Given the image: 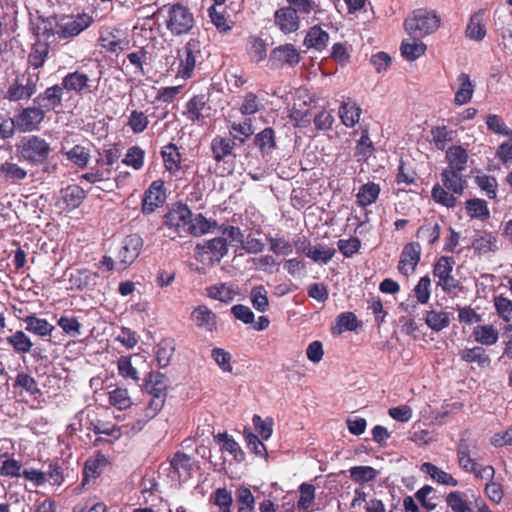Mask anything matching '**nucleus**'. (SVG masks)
<instances>
[{"label":"nucleus","instance_id":"nucleus-1","mask_svg":"<svg viewBox=\"0 0 512 512\" xmlns=\"http://www.w3.org/2000/svg\"><path fill=\"white\" fill-rule=\"evenodd\" d=\"M224 109L223 93L218 89H211L209 92L194 95L185 105L184 116L194 122L204 124L206 120H215L217 113Z\"/></svg>","mask_w":512,"mask_h":512},{"label":"nucleus","instance_id":"nucleus-2","mask_svg":"<svg viewBox=\"0 0 512 512\" xmlns=\"http://www.w3.org/2000/svg\"><path fill=\"white\" fill-rule=\"evenodd\" d=\"M441 184H435L432 188L431 195L435 202L447 208L457 206V195H462L467 180L463 173L450 170L444 167L441 174Z\"/></svg>","mask_w":512,"mask_h":512},{"label":"nucleus","instance_id":"nucleus-3","mask_svg":"<svg viewBox=\"0 0 512 512\" xmlns=\"http://www.w3.org/2000/svg\"><path fill=\"white\" fill-rule=\"evenodd\" d=\"M158 13L164 17L165 27L174 37L188 35L195 27L193 12L183 4H165Z\"/></svg>","mask_w":512,"mask_h":512},{"label":"nucleus","instance_id":"nucleus-4","mask_svg":"<svg viewBox=\"0 0 512 512\" xmlns=\"http://www.w3.org/2000/svg\"><path fill=\"white\" fill-rule=\"evenodd\" d=\"M441 19L436 10L418 8L404 20V30L414 40L434 34L439 29Z\"/></svg>","mask_w":512,"mask_h":512},{"label":"nucleus","instance_id":"nucleus-5","mask_svg":"<svg viewBox=\"0 0 512 512\" xmlns=\"http://www.w3.org/2000/svg\"><path fill=\"white\" fill-rule=\"evenodd\" d=\"M17 157L30 165L44 164L52 152L50 143L38 135L23 136L16 144Z\"/></svg>","mask_w":512,"mask_h":512},{"label":"nucleus","instance_id":"nucleus-6","mask_svg":"<svg viewBox=\"0 0 512 512\" xmlns=\"http://www.w3.org/2000/svg\"><path fill=\"white\" fill-rule=\"evenodd\" d=\"M176 60L178 62L176 76L182 79L191 78L196 66L204 60L201 41L198 38H190L177 50Z\"/></svg>","mask_w":512,"mask_h":512},{"label":"nucleus","instance_id":"nucleus-7","mask_svg":"<svg viewBox=\"0 0 512 512\" xmlns=\"http://www.w3.org/2000/svg\"><path fill=\"white\" fill-rule=\"evenodd\" d=\"M455 260L452 256L442 255L433 263L432 273L437 278V287L441 288L445 294L460 288L461 282L452 274Z\"/></svg>","mask_w":512,"mask_h":512},{"label":"nucleus","instance_id":"nucleus-8","mask_svg":"<svg viewBox=\"0 0 512 512\" xmlns=\"http://www.w3.org/2000/svg\"><path fill=\"white\" fill-rule=\"evenodd\" d=\"M93 22V17L85 12L65 15L56 25V35L59 39L74 38L89 28Z\"/></svg>","mask_w":512,"mask_h":512},{"label":"nucleus","instance_id":"nucleus-9","mask_svg":"<svg viewBox=\"0 0 512 512\" xmlns=\"http://www.w3.org/2000/svg\"><path fill=\"white\" fill-rule=\"evenodd\" d=\"M99 81L92 80L90 77L79 70L69 72L62 78L61 85L68 92H75L78 95L93 93L98 90Z\"/></svg>","mask_w":512,"mask_h":512},{"label":"nucleus","instance_id":"nucleus-10","mask_svg":"<svg viewBox=\"0 0 512 512\" xmlns=\"http://www.w3.org/2000/svg\"><path fill=\"white\" fill-rule=\"evenodd\" d=\"M192 216L191 210L183 203H175L163 217V225L174 233L181 235L187 232L189 218Z\"/></svg>","mask_w":512,"mask_h":512},{"label":"nucleus","instance_id":"nucleus-11","mask_svg":"<svg viewBox=\"0 0 512 512\" xmlns=\"http://www.w3.org/2000/svg\"><path fill=\"white\" fill-rule=\"evenodd\" d=\"M422 247L417 241H410L403 246L398 261V273L409 277L415 273L421 261Z\"/></svg>","mask_w":512,"mask_h":512},{"label":"nucleus","instance_id":"nucleus-12","mask_svg":"<svg viewBox=\"0 0 512 512\" xmlns=\"http://www.w3.org/2000/svg\"><path fill=\"white\" fill-rule=\"evenodd\" d=\"M197 453L207 459L215 471L224 470V432L213 435V442L209 446L200 445Z\"/></svg>","mask_w":512,"mask_h":512},{"label":"nucleus","instance_id":"nucleus-13","mask_svg":"<svg viewBox=\"0 0 512 512\" xmlns=\"http://www.w3.org/2000/svg\"><path fill=\"white\" fill-rule=\"evenodd\" d=\"M197 453L207 459L215 471L224 470V432L213 435V442L209 446L200 445Z\"/></svg>","mask_w":512,"mask_h":512},{"label":"nucleus","instance_id":"nucleus-14","mask_svg":"<svg viewBox=\"0 0 512 512\" xmlns=\"http://www.w3.org/2000/svg\"><path fill=\"white\" fill-rule=\"evenodd\" d=\"M223 257L224 237H217L196 245L195 258L203 264H219Z\"/></svg>","mask_w":512,"mask_h":512},{"label":"nucleus","instance_id":"nucleus-15","mask_svg":"<svg viewBox=\"0 0 512 512\" xmlns=\"http://www.w3.org/2000/svg\"><path fill=\"white\" fill-rule=\"evenodd\" d=\"M167 198L166 189L162 180L153 181L146 189L141 202V212L144 215L154 213L162 207Z\"/></svg>","mask_w":512,"mask_h":512},{"label":"nucleus","instance_id":"nucleus-16","mask_svg":"<svg viewBox=\"0 0 512 512\" xmlns=\"http://www.w3.org/2000/svg\"><path fill=\"white\" fill-rule=\"evenodd\" d=\"M37 80L38 77L33 76L17 77L9 85L4 98L11 102L30 99L37 91Z\"/></svg>","mask_w":512,"mask_h":512},{"label":"nucleus","instance_id":"nucleus-17","mask_svg":"<svg viewBox=\"0 0 512 512\" xmlns=\"http://www.w3.org/2000/svg\"><path fill=\"white\" fill-rule=\"evenodd\" d=\"M143 247V239L138 234H130L124 238L117 253L121 269L131 265L139 256Z\"/></svg>","mask_w":512,"mask_h":512},{"label":"nucleus","instance_id":"nucleus-18","mask_svg":"<svg viewBox=\"0 0 512 512\" xmlns=\"http://www.w3.org/2000/svg\"><path fill=\"white\" fill-rule=\"evenodd\" d=\"M274 24L283 34H292L300 27L299 15L291 5L274 11Z\"/></svg>","mask_w":512,"mask_h":512},{"label":"nucleus","instance_id":"nucleus-19","mask_svg":"<svg viewBox=\"0 0 512 512\" xmlns=\"http://www.w3.org/2000/svg\"><path fill=\"white\" fill-rule=\"evenodd\" d=\"M64 89L61 84L50 86L44 92L38 94L33 102L39 106L45 113L55 110L62 106Z\"/></svg>","mask_w":512,"mask_h":512},{"label":"nucleus","instance_id":"nucleus-20","mask_svg":"<svg viewBox=\"0 0 512 512\" xmlns=\"http://www.w3.org/2000/svg\"><path fill=\"white\" fill-rule=\"evenodd\" d=\"M123 31L117 27L106 26L100 30L99 44L107 52L117 53L127 44L123 37Z\"/></svg>","mask_w":512,"mask_h":512},{"label":"nucleus","instance_id":"nucleus-21","mask_svg":"<svg viewBox=\"0 0 512 512\" xmlns=\"http://www.w3.org/2000/svg\"><path fill=\"white\" fill-rule=\"evenodd\" d=\"M45 112L36 105V107L24 108L17 116L15 127L22 132H30L38 128V125L43 121Z\"/></svg>","mask_w":512,"mask_h":512},{"label":"nucleus","instance_id":"nucleus-22","mask_svg":"<svg viewBox=\"0 0 512 512\" xmlns=\"http://www.w3.org/2000/svg\"><path fill=\"white\" fill-rule=\"evenodd\" d=\"M145 390L157 398V407H162L167 390V378L160 372L152 371L145 378Z\"/></svg>","mask_w":512,"mask_h":512},{"label":"nucleus","instance_id":"nucleus-23","mask_svg":"<svg viewBox=\"0 0 512 512\" xmlns=\"http://www.w3.org/2000/svg\"><path fill=\"white\" fill-rule=\"evenodd\" d=\"M486 9H479L472 14L468 20L465 29V36L472 41H482L487 35V26L485 22Z\"/></svg>","mask_w":512,"mask_h":512},{"label":"nucleus","instance_id":"nucleus-24","mask_svg":"<svg viewBox=\"0 0 512 512\" xmlns=\"http://www.w3.org/2000/svg\"><path fill=\"white\" fill-rule=\"evenodd\" d=\"M190 319L196 327L207 332H213L217 329L216 315L205 305L197 306L192 311Z\"/></svg>","mask_w":512,"mask_h":512},{"label":"nucleus","instance_id":"nucleus-25","mask_svg":"<svg viewBox=\"0 0 512 512\" xmlns=\"http://www.w3.org/2000/svg\"><path fill=\"white\" fill-rule=\"evenodd\" d=\"M446 168L463 173L468 166L469 153L461 145H452L445 152Z\"/></svg>","mask_w":512,"mask_h":512},{"label":"nucleus","instance_id":"nucleus-26","mask_svg":"<svg viewBox=\"0 0 512 512\" xmlns=\"http://www.w3.org/2000/svg\"><path fill=\"white\" fill-rule=\"evenodd\" d=\"M497 243L498 240L492 232L481 229L475 231L472 247L475 253L481 255L496 251L498 249Z\"/></svg>","mask_w":512,"mask_h":512},{"label":"nucleus","instance_id":"nucleus-27","mask_svg":"<svg viewBox=\"0 0 512 512\" xmlns=\"http://www.w3.org/2000/svg\"><path fill=\"white\" fill-rule=\"evenodd\" d=\"M270 58L272 61L294 67V65H297L300 61V53L292 43H286L274 48L271 51Z\"/></svg>","mask_w":512,"mask_h":512},{"label":"nucleus","instance_id":"nucleus-28","mask_svg":"<svg viewBox=\"0 0 512 512\" xmlns=\"http://www.w3.org/2000/svg\"><path fill=\"white\" fill-rule=\"evenodd\" d=\"M252 134L253 124L251 119H246L240 124H232L230 127V135L233 139L232 144L226 143V154H229L234 146L244 144Z\"/></svg>","mask_w":512,"mask_h":512},{"label":"nucleus","instance_id":"nucleus-29","mask_svg":"<svg viewBox=\"0 0 512 512\" xmlns=\"http://www.w3.org/2000/svg\"><path fill=\"white\" fill-rule=\"evenodd\" d=\"M107 465V457L100 452L94 457L88 458L84 463L82 484H86L90 479L98 478Z\"/></svg>","mask_w":512,"mask_h":512},{"label":"nucleus","instance_id":"nucleus-30","mask_svg":"<svg viewBox=\"0 0 512 512\" xmlns=\"http://www.w3.org/2000/svg\"><path fill=\"white\" fill-rule=\"evenodd\" d=\"M456 81L458 83V89L455 93L454 103L456 105H463L470 102L474 95L475 84L470 79L469 74L466 72H461Z\"/></svg>","mask_w":512,"mask_h":512},{"label":"nucleus","instance_id":"nucleus-31","mask_svg":"<svg viewBox=\"0 0 512 512\" xmlns=\"http://www.w3.org/2000/svg\"><path fill=\"white\" fill-rule=\"evenodd\" d=\"M329 43V35L319 24L310 27L304 37V45L309 49L323 51Z\"/></svg>","mask_w":512,"mask_h":512},{"label":"nucleus","instance_id":"nucleus-32","mask_svg":"<svg viewBox=\"0 0 512 512\" xmlns=\"http://www.w3.org/2000/svg\"><path fill=\"white\" fill-rule=\"evenodd\" d=\"M440 235L441 226L437 220L425 219L422 226L418 227L416 231L417 239L426 241L429 247H433L440 240Z\"/></svg>","mask_w":512,"mask_h":512},{"label":"nucleus","instance_id":"nucleus-33","mask_svg":"<svg viewBox=\"0 0 512 512\" xmlns=\"http://www.w3.org/2000/svg\"><path fill=\"white\" fill-rule=\"evenodd\" d=\"M61 199L68 210L78 208L86 198V192L82 187L76 184L68 185L61 189Z\"/></svg>","mask_w":512,"mask_h":512},{"label":"nucleus","instance_id":"nucleus-34","mask_svg":"<svg viewBox=\"0 0 512 512\" xmlns=\"http://www.w3.org/2000/svg\"><path fill=\"white\" fill-rule=\"evenodd\" d=\"M161 156L165 169L170 173H177L181 170L182 155L174 143L162 147Z\"/></svg>","mask_w":512,"mask_h":512},{"label":"nucleus","instance_id":"nucleus-35","mask_svg":"<svg viewBox=\"0 0 512 512\" xmlns=\"http://www.w3.org/2000/svg\"><path fill=\"white\" fill-rule=\"evenodd\" d=\"M381 193V186L374 181H368L359 187L356 198L357 205L365 208L375 203Z\"/></svg>","mask_w":512,"mask_h":512},{"label":"nucleus","instance_id":"nucleus-36","mask_svg":"<svg viewBox=\"0 0 512 512\" xmlns=\"http://www.w3.org/2000/svg\"><path fill=\"white\" fill-rule=\"evenodd\" d=\"M474 341L486 346H491L499 340V330L493 324L476 325L472 332Z\"/></svg>","mask_w":512,"mask_h":512},{"label":"nucleus","instance_id":"nucleus-37","mask_svg":"<svg viewBox=\"0 0 512 512\" xmlns=\"http://www.w3.org/2000/svg\"><path fill=\"white\" fill-rule=\"evenodd\" d=\"M424 321L429 329L440 332L450 325L451 314L445 310H428Z\"/></svg>","mask_w":512,"mask_h":512},{"label":"nucleus","instance_id":"nucleus-38","mask_svg":"<svg viewBox=\"0 0 512 512\" xmlns=\"http://www.w3.org/2000/svg\"><path fill=\"white\" fill-rule=\"evenodd\" d=\"M474 182L488 199L494 200L497 198L499 184L495 177L478 170L474 177Z\"/></svg>","mask_w":512,"mask_h":512},{"label":"nucleus","instance_id":"nucleus-39","mask_svg":"<svg viewBox=\"0 0 512 512\" xmlns=\"http://www.w3.org/2000/svg\"><path fill=\"white\" fill-rule=\"evenodd\" d=\"M339 114L346 127H353L358 123L362 115V109L352 99H348L340 104Z\"/></svg>","mask_w":512,"mask_h":512},{"label":"nucleus","instance_id":"nucleus-40","mask_svg":"<svg viewBox=\"0 0 512 512\" xmlns=\"http://www.w3.org/2000/svg\"><path fill=\"white\" fill-rule=\"evenodd\" d=\"M459 356L466 363H476L480 367L491 364V358L483 346L463 349L459 352Z\"/></svg>","mask_w":512,"mask_h":512},{"label":"nucleus","instance_id":"nucleus-41","mask_svg":"<svg viewBox=\"0 0 512 512\" xmlns=\"http://www.w3.org/2000/svg\"><path fill=\"white\" fill-rule=\"evenodd\" d=\"M27 175V171L17 163L5 161L0 165V177L9 183L18 184L26 179Z\"/></svg>","mask_w":512,"mask_h":512},{"label":"nucleus","instance_id":"nucleus-42","mask_svg":"<svg viewBox=\"0 0 512 512\" xmlns=\"http://www.w3.org/2000/svg\"><path fill=\"white\" fill-rule=\"evenodd\" d=\"M172 471L177 474L179 480H187L192 471L191 458L183 453L177 452L170 461Z\"/></svg>","mask_w":512,"mask_h":512},{"label":"nucleus","instance_id":"nucleus-43","mask_svg":"<svg viewBox=\"0 0 512 512\" xmlns=\"http://www.w3.org/2000/svg\"><path fill=\"white\" fill-rule=\"evenodd\" d=\"M375 151V146L369 138V129H362V135L356 143L354 156L358 163H365Z\"/></svg>","mask_w":512,"mask_h":512},{"label":"nucleus","instance_id":"nucleus-44","mask_svg":"<svg viewBox=\"0 0 512 512\" xmlns=\"http://www.w3.org/2000/svg\"><path fill=\"white\" fill-rule=\"evenodd\" d=\"M99 278L97 272H93L89 269H77L75 272L70 274L69 282L71 288L83 290L88 286L95 284L96 279Z\"/></svg>","mask_w":512,"mask_h":512},{"label":"nucleus","instance_id":"nucleus-45","mask_svg":"<svg viewBox=\"0 0 512 512\" xmlns=\"http://www.w3.org/2000/svg\"><path fill=\"white\" fill-rule=\"evenodd\" d=\"M456 133V131L449 129L446 125L433 126L431 129V143H433L438 150L443 151L447 144L454 140Z\"/></svg>","mask_w":512,"mask_h":512},{"label":"nucleus","instance_id":"nucleus-46","mask_svg":"<svg viewBox=\"0 0 512 512\" xmlns=\"http://www.w3.org/2000/svg\"><path fill=\"white\" fill-rule=\"evenodd\" d=\"M26 330L40 337L50 336L54 330L46 319L38 318L34 314L28 315L24 318Z\"/></svg>","mask_w":512,"mask_h":512},{"label":"nucleus","instance_id":"nucleus-47","mask_svg":"<svg viewBox=\"0 0 512 512\" xmlns=\"http://www.w3.org/2000/svg\"><path fill=\"white\" fill-rule=\"evenodd\" d=\"M465 210L471 219L487 220L490 210L486 200L480 198L469 199L465 202Z\"/></svg>","mask_w":512,"mask_h":512},{"label":"nucleus","instance_id":"nucleus-48","mask_svg":"<svg viewBox=\"0 0 512 512\" xmlns=\"http://www.w3.org/2000/svg\"><path fill=\"white\" fill-rule=\"evenodd\" d=\"M216 226L215 221L206 219L202 214L190 216L187 232L193 236H201L210 232Z\"/></svg>","mask_w":512,"mask_h":512},{"label":"nucleus","instance_id":"nucleus-49","mask_svg":"<svg viewBox=\"0 0 512 512\" xmlns=\"http://www.w3.org/2000/svg\"><path fill=\"white\" fill-rule=\"evenodd\" d=\"M421 470L430 475L433 480L445 484L446 486L456 487L458 484V481L453 478L451 474L446 473L445 470L431 464V462H423Z\"/></svg>","mask_w":512,"mask_h":512},{"label":"nucleus","instance_id":"nucleus-50","mask_svg":"<svg viewBox=\"0 0 512 512\" xmlns=\"http://www.w3.org/2000/svg\"><path fill=\"white\" fill-rule=\"evenodd\" d=\"M49 54V45L46 42L36 41L28 55V62L35 69L42 67Z\"/></svg>","mask_w":512,"mask_h":512},{"label":"nucleus","instance_id":"nucleus-51","mask_svg":"<svg viewBox=\"0 0 512 512\" xmlns=\"http://www.w3.org/2000/svg\"><path fill=\"white\" fill-rule=\"evenodd\" d=\"M122 163L134 170H141L145 164V151L138 145L129 147Z\"/></svg>","mask_w":512,"mask_h":512},{"label":"nucleus","instance_id":"nucleus-52","mask_svg":"<svg viewBox=\"0 0 512 512\" xmlns=\"http://www.w3.org/2000/svg\"><path fill=\"white\" fill-rule=\"evenodd\" d=\"M113 167L103 165V163H96V168H92L91 171L84 173L81 179L88 183L95 184L98 182L108 181L112 177Z\"/></svg>","mask_w":512,"mask_h":512},{"label":"nucleus","instance_id":"nucleus-53","mask_svg":"<svg viewBox=\"0 0 512 512\" xmlns=\"http://www.w3.org/2000/svg\"><path fill=\"white\" fill-rule=\"evenodd\" d=\"M109 404L118 410H126L131 407L132 399L126 388L116 387L108 393Z\"/></svg>","mask_w":512,"mask_h":512},{"label":"nucleus","instance_id":"nucleus-54","mask_svg":"<svg viewBox=\"0 0 512 512\" xmlns=\"http://www.w3.org/2000/svg\"><path fill=\"white\" fill-rule=\"evenodd\" d=\"M359 326L357 316L352 311L341 312L336 318V326L333 332L355 331Z\"/></svg>","mask_w":512,"mask_h":512},{"label":"nucleus","instance_id":"nucleus-55","mask_svg":"<svg viewBox=\"0 0 512 512\" xmlns=\"http://www.w3.org/2000/svg\"><path fill=\"white\" fill-rule=\"evenodd\" d=\"M402 56L407 61H415V59L423 56L427 50V46L423 42H407L403 41L400 45Z\"/></svg>","mask_w":512,"mask_h":512},{"label":"nucleus","instance_id":"nucleus-56","mask_svg":"<svg viewBox=\"0 0 512 512\" xmlns=\"http://www.w3.org/2000/svg\"><path fill=\"white\" fill-rule=\"evenodd\" d=\"M117 369L119 375L126 379L132 380L138 384L140 381L138 370L132 365L130 356H121L117 361Z\"/></svg>","mask_w":512,"mask_h":512},{"label":"nucleus","instance_id":"nucleus-57","mask_svg":"<svg viewBox=\"0 0 512 512\" xmlns=\"http://www.w3.org/2000/svg\"><path fill=\"white\" fill-rule=\"evenodd\" d=\"M299 499L297 502L298 509L309 511L310 506L316 498V488L311 483L304 482L299 487Z\"/></svg>","mask_w":512,"mask_h":512},{"label":"nucleus","instance_id":"nucleus-58","mask_svg":"<svg viewBox=\"0 0 512 512\" xmlns=\"http://www.w3.org/2000/svg\"><path fill=\"white\" fill-rule=\"evenodd\" d=\"M236 503L238 512H253L255 499L251 489L241 486L236 490Z\"/></svg>","mask_w":512,"mask_h":512},{"label":"nucleus","instance_id":"nucleus-59","mask_svg":"<svg viewBox=\"0 0 512 512\" xmlns=\"http://www.w3.org/2000/svg\"><path fill=\"white\" fill-rule=\"evenodd\" d=\"M349 472L352 481L361 484L374 481L378 475L377 470L371 466H354L350 468Z\"/></svg>","mask_w":512,"mask_h":512},{"label":"nucleus","instance_id":"nucleus-60","mask_svg":"<svg viewBox=\"0 0 512 512\" xmlns=\"http://www.w3.org/2000/svg\"><path fill=\"white\" fill-rule=\"evenodd\" d=\"M445 501L449 508L453 512H470L471 508L469 507V503L462 492L459 490H453L446 497Z\"/></svg>","mask_w":512,"mask_h":512},{"label":"nucleus","instance_id":"nucleus-61","mask_svg":"<svg viewBox=\"0 0 512 512\" xmlns=\"http://www.w3.org/2000/svg\"><path fill=\"white\" fill-rule=\"evenodd\" d=\"M68 160L79 168H85L90 160L89 150L82 145H75L65 153Z\"/></svg>","mask_w":512,"mask_h":512},{"label":"nucleus","instance_id":"nucleus-62","mask_svg":"<svg viewBox=\"0 0 512 512\" xmlns=\"http://www.w3.org/2000/svg\"><path fill=\"white\" fill-rule=\"evenodd\" d=\"M413 294L416 298V303H429V299L431 297V280L429 275H424L419 278L418 283L413 289Z\"/></svg>","mask_w":512,"mask_h":512},{"label":"nucleus","instance_id":"nucleus-63","mask_svg":"<svg viewBox=\"0 0 512 512\" xmlns=\"http://www.w3.org/2000/svg\"><path fill=\"white\" fill-rule=\"evenodd\" d=\"M149 124V116L143 111L132 110L129 117L127 126L132 130L134 134H140L144 132Z\"/></svg>","mask_w":512,"mask_h":512},{"label":"nucleus","instance_id":"nucleus-64","mask_svg":"<svg viewBox=\"0 0 512 512\" xmlns=\"http://www.w3.org/2000/svg\"><path fill=\"white\" fill-rule=\"evenodd\" d=\"M494 307L502 320L508 324L512 320V300L504 295L494 297Z\"/></svg>","mask_w":512,"mask_h":512}]
</instances>
